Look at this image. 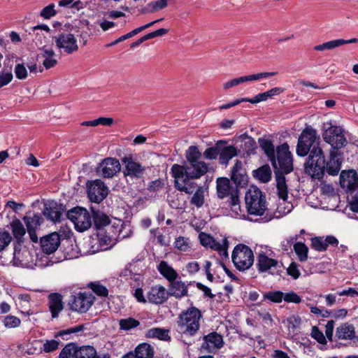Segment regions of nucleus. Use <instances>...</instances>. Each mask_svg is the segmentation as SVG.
<instances>
[{"mask_svg":"<svg viewBox=\"0 0 358 358\" xmlns=\"http://www.w3.org/2000/svg\"><path fill=\"white\" fill-rule=\"evenodd\" d=\"M320 137L315 129L306 127L301 133L296 145V155L308 157L304 164L305 169L312 178L321 180L325 172L329 176H337L341 169L343 153L338 150H331L329 160L326 161L324 152L319 146Z\"/></svg>","mask_w":358,"mask_h":358,"instance_id":"nucleus-1","label":"nucleus"},{"mask_svg":"<svg viewBox=\"0 0 358 358\" xmlns=\"http://www.w3.org/2000/svg\"><path fill=\"white\" fill-rule=\"evenodd\" d=\"M201 316V312L196 307L182 311L176 322L178 331L182 334L194 336L200 328L199 320Z\"/></svg>","mask_w":358,"mask_h":358,"instance_id":"nucleus-2","label":"nucleus"},{"mask_svg":"<svg viewBox=\"0 0 358 358\" xmlns=\"http://www.w3.org/2000/svg\"><path fill=\"white\" fill-rule=\"evenodd\" d=\"M208 170V165L203 161L187 163L182 165L175 164L171 166V173L174 179L185 176L187 180L199 179Z\"/></svg>","mask_w":358,"mask_h":358,"instance_id":"nucleus-3","label":"nucleus"},{"mask_svg":"<svg viewBox=\"0 0 358 358\" xmlns=\"http://www.w3.org/2000/svg\"><path fill=\"white\" fill-rule=\"evenodd\" d=\"M245 201L249 215L262 216L267 210L266 195L257 187H252L246 192Z\"/></svg>","mask_w":358,"mask_h":358,"instance_id":"nucleus-4","label":"nucleus"},{"mask_svg":"<svg viewBox=\"0 0 358 358\" xmlns=\"http://www.w3.org/2000/svg\"><path fill=\"white\" fill-rule=\"evenodd\" d=\"M216 191L218 199H223L229 196L227 201L228 206L234 210L240 209L239 189L231 185L230 180L225 177H220L216 180Z\"/></svg>","mask_w":358,"mask_h":358,"instance_id":"nucleus-5","label":"nucleus"},{"mask_svg":"<svg viewBox=\"0 0 358 358\" xmlns=\"http://www.w3.org/2000/svg\"><path fill=\"white\" fill-rule=\"evenodd\" d=\"M231 259L236 269L240 271H245L252 266L254 255L250 247L239 243L234 248Z\"/></svg>","mask_w":358,"mask_h":358,"instance_id":"nucleus-6","label":"nucleus"},{"mask_svg":"<svg viewBox=\"0 0 358 358\" xmlns=\"http://www.w3.org/2000/svg\"><path fill=\"white\" fill-rule=\"evenodd\" d=\"M277 170H281L284 173H290L294 170L293 158L287 143L277 146L275 152Z\"/></svg>","mask_w":358,"mask_h":358,"instance_id":"nucleus-7","label":"nucleus"},{"mask_svg":"<svg viewBox=\"0 0 358 358\" xmlns=\"http://www.w3.org/2000/svg\"><path fill=\"white\" fill-rule=\"evenodd\" d=\"M95 297L90 292H79L76 295H71L69 306L71 310L80 313H87L94 303Z\"/></svg>","mask_w":358,"mask_h":358,"instance_id":"nucleus-8","label":"nucleus"},{"mask_svg":"<svg viewBox=\"0 0 358 358\" xmlns=\"http://www.w3.org/2000/svg\"><path fill=\"white\" fill-rule=\"evenodd\" d=\"M324 141L331 145V150H339L345 146L347 140L341 127L330 126L322 134Z\"/></svg>","mask_w":358,"mask_h":358,"instance_id":"nucleus-9","label":"nucleus"},{"mask_svg":"<svg viewBox=\"0 0 358 358\" xmlns=\"http://www.w3.org/2000/svg\"><path fill=\"white\" fill-rule=\"evenodd\" d=\"M86 185L87 196L90 201L99 203L106 198L108 189L101 180L87 181Z\"/></svg>","mask_w":358,"mask_h":358,"instance_id":"nucleus-10","label":"nucleus"},{"mask_svg":"<svg viewBox=\"0 0 358 358\" xmlns=\"http://www.w3.org/2000/svg\"><path fill=\"white\" fill-rule=\"evenodd\" d=\"M121 170L118 159L113 157H106L100 162L96 168L98 175L105 178H111Z\"/></svg>","mask_w":358,"mask_h":358,"instance_id":"nucleus-11","label":"nucleus"},{"mask_svg":"<svg viewBox=\"0 0 358 358\" xmlns=\"http://www.w3.org/2000/svg\"><path fill=\"white\" fill-rule=\"evenodd\" d=\"M53 39L56 47L59 50H63L68 55L72 54L78 50L77 40L73 34L63 32L54 36Z\"/></svg>","mask_w":358,"mask_h":358,"instance_id":"nucleus-12","label":"nucleus"},{"mask_svg":"<svg viewBox=\"0 0 358 358\" xmlns=\"http://www.w3.org/2000/svg\"><path fill=\"white\" fill-rule=\"evenodd\" d=\"M121 162L124 164L123 174L125 177L129 176L137 179L143 177L146 169L141 163L136 162L131 154L122 157Z\"/></svg>","mask_w":358,"mask_h":358,"instance_id":"nucleus-13","label":"nucleus"},{"mask_svg":"<svg viewBox=\"0 0 358 358\" xmlns=\"http://www.w3.org/2000/svg\"><path fill=\"white\" fill-rule=\"evenodd\" d=\"M66 211V206L60 203L52 201L44 205L43 215L48 220L54 223L60 222L64 212Z\"/></svg>","mask_w":358,"mask_h":358,"instance_id":"nucleus-14","label":"nucleus"},{"mask_svg":"<svg viewBox=\"0 0 358 358\" xmlns=\"http://www.w3.org/2000/svg\"><path fill=\"white\" fill-rule=\"evenodd\" d=\"M60 235L57 232H53L41 238L40 243L43 252L47 255L54 253L60 245Z\"/></svg>","mask_w":358,"mask_h":358,"instance_id":"nucleus-15","label":"nucleus"},{"mask_svg":"<svg viewBox=\"0 0 358 358\" xmlns=\"http://www.w3.org/2000/svg\"><path fill=\"white\" fill-rule=\"evenodd\" d=\"M219 142L222 143L220 145L219 162L226 166L233 157L240 154V150L234 145H228L226 140H219Z\"/></svg>","mask_w":358,"mask_h":358,"instance_id":"nucleus-16","label":"nucleus"},{"mask_svg":"<svg viewBox=\"0 0 358 358\" xmlns=\"http://www.w3.org/2000/svg\"><path fill=\"white\" fill-rule=\"evenodd\" d=\"M231 180L239 189L248 185V177L245 169L243 167L241 161L237 159L231 170Z\"/></svg>","mask_w":358,"mask_h":358,"instance_id":"nucleus-17","label":"nucleus"},{"mask_svg":"<svg viewBox=\"0 0 358 358\" xmlns=\"http://www.w3.org/2000/svg\"><path fill=\"white\" fill-rule=\"evenodd\" d=\"M277 72H262L256 74H252L245 76H241L232 79L223 84V88L227 90L231 87L238 85L239 84L243 83L248 81L257 80L261 78H266L268 77L274 76L277 74Z\"/></svg>","mask_w":358,"mask_h":358,"instance_id":"nucleus-18","label":"nucleus"},{"mask_svg":"<svg viewBox=\"0 0 358 358\" xmlns=\"http://www.w3.org/2000/svg\"><path fill=\"white\" fill-rule=\"evenodd\" d=\"M22 220L26 224L31 241L33 243H37L38 236L36 234V229L40 227L43 222L42 215L39 213H36L33 217H29L27 215L24 216Z\"/></svg>","mask_w":358,"mask_h":358,"instance_id":"nucleus-19","label":"nucleus"},{"mask_svg":"<svg viewBox=\"0 0 358 358\" xmlns=\"http://www.w3.org/2000/svg\"><path fill=\"white\" fill-rule=\"evenodd\" d=\"M203 342L201 345L203 349L208 352H213L215 349H220L224 345L223 337L216 331L209 333L203 337Z\"/></svg>","mask_w":358,"mask_h":358,"instance_id":"nucleus-20","label":"nucleus"},{"mask_svg":"<svg viewBox=\"0 0 358 358\" xmlns=\"http://www.w3.org/2000/svg\"><path fill=\"white\" fill-rule=\"evenodd\" d=\"M150 303L153 304H162L169 298L168 292L164 287L160 285L152 286L147 294Z\"/></svg>","mask_w":358,"mask_h":358,"instance_id":"nucleus-21","label":"nucleus"},{"mask_svg":"<svg viewBox=\"0 0 358 358\" xmlns=\"http://www.w3.org/2000/svg\"><path fill=\"white\" fill-rule=\"evenodd\" d=\"M273 169L278 196L283 201H287L288 199V186L287 185L285 175L287 173H284L281 170H277V164Z\"/></svg>","mask_w":358,"mask_h":358,"instance_id":"nucleus-22","label":"nucleus"},{"mask_svg":"<svg viewBox=\"0 0 358 358\" xmlns=\"http://www.w3.org/2000/svg\"><path fill=\"white\" fill-rule=\"evenodd\" d=\"M340 183L343 187H347L350 191H354L358 187V176L356 171H342L340 174Z\"/></svg>","mask_w":358,"mask_h":358,"instance_id":"nucleus-23","label":"nucleus"},{"mask_svg":"<svg viewBox=\"0 0 358 358\" xmlns=\"http://www.w3.org/2000/svg\"><path fill=\"white\" fill-rule=\"evenodd\" d=\"M48 307L53 319L57 318L59 313L64 309L62 295L57 292L48 295Z\"/></svg>","mask_w":358,"mask_h":358,"instance_id":"nucleus-24","label":"nucleus"},{"mask_svg":"<svg viewBox=\"0 0 358 358\" xmlns=\"http://www.w3.org/2000/svg\"><path fill=\"white\" fill-rule=\"evenodd\" d=\"M92 217L93 219L94 227L98 231L105 229L106 227H108L110 224L109 217L104 213L95 209L94 207L90 208Z\"/></svg>","mask_w":358,"mask_h":358,"instance_id":"nucleus-25","label":"nucleus"},{"mask_svg":"<svg viewBox=\"0 0 358 358\" xmlns=\"http://www.w3.org/2000/svg\"><path fill=\"white\" fill-rule=\"evenodd\" d=\"M259 147L262 149L268 160L271 162L273 168H275L276 162H275V152L276 149L273 145V143L271 140L259 138L258 140Z\"/></svg>","mask_w":358,"mask_h":358,"instance_id":"nucleus-26","label":"nucleus"},{"mask_svg":"<svg viewBox=\"0 0 358 358\" xmlns=\"http://www.w3.org/2000/svg\"><path fill=\"white\" fill-rule=\"evenodd\" d=\"M169 289L167 290L169 296H172L176 299H181L187 295V285L180 280H173L170 281Z\"/></svg>","mask_w":358,"mask_h":358,"instance_id":"nucleus-27","label":"nucleus"},{"mask_svg":"<svg viewBox=\"0 0 358 358\" xmlns=\"http://www.w3.org/2000/svg\"><path fill=\"white\" fill-rule=\"evenodd\" d=\"M238 141L241 143L239 149L240 151L242 150L248 155L255 153V151L257 148L256 141L253 138L248 136L247 133L240 135L236 140V142Z\"/></svg>","mask_w":358,"mask_h":358,"instance_id":"nucleus-28","label":"nucleus"},{"mask_svg":"<svg viewBox=\"0 0 358 358\" xmlns=\"http://www.w3.org/2000/svg\"><path fill=\"white\" fill-rule=\"evenodd\" d=\"M80 210V217L73 224L76 231L83 232L92 226V217L86 208L78 209Z\"/></svg>","mask_w":358,"mask_h":358,"instance_id":"nucleus-29","label":"nucleus"},{"mask_svg":"<svg viewBox=\"0 0 358 358\" xmlns=\"http://www.w3.org/2000/svg\"><path fill=\"white\" fill-rule=\"evenodd\" d=\"M174 187L177 190L181 192L192 194L196 187V183L192 181V180H187L186 181L185 176H183L180 178L174 179Z\"/></svg>","mask_w":358,"mask_h":358,"instance_id":"nucleus-30","label":"nucleus"},{"mask_svg":"<svg viewBox=\"0 0 358 358\" xmlns=\"http://www.w3.org/2000/svg\"><path fill=\"white\" fill-rule=\"evenodd\" d=\"M336 336L341 340H352L355 337V327L349 323H343L337 327Z\"/></svg>","mask_w":358,"mask_h":358,"instance_id":"nucleus-31","label":"nucleus"},{"mask_svg":"<svg viewBox=\"0 0 358 358\" xmlns=\"http://www.w3.org/2000/svg\"><path fill=\"white\" fill-rule=\"evenodd\" d=\"M278 260L269 258L265 253H259L257 256V266L258 271L261 273L267 271L271 267H275L278 265Z\"/></svg>","mask_w":358,"mask_h":358,"instance_id":"nucleus-32","label":"nucleus"},{"mask_svg":"<svg viewBox=\"0 0 358 358\" xmlns=\"http://www.w3.org/2000/svg\"><path fill=\"white\" fill-rule=\"evenodd\" d=\"M253 177L262 183H267L271 180L272 171L268 164H264L252 171Z\"/></svg>","mask_w":358,"mask_h":358,"instance_id":"nucleus-33","label":"nucleus"},{"mask_svg":"<svg viewBox=\"0 0 358 358\" xmlns=\"http://www.w3.org/2000/svg\"><path fill=\"white\" fill-rule=\"evenodd\" d=\"M133 352L136 358H153L154 357V349L148 343L138 345Z\"/></svg>","mask_w":358,"mask_h":358,"instance_id":"nucleus-34","label":"nucleus"},{"mask_svg":"<svg viewBox=\"0 0 358 358\" xmlns=\"http://www.w3.org/2000/svg\"><path fill=\"white\" fill-rule=\"evenodd\" d=\"M157 269L161 275H162L166 280L173 281L178 277V273L168 264L165 261H162L157 266Z\"/></svg>","mask_w":358,"mask_h":358,"instance_id":"nucleus-35","label":"nucleus"},{"mask_svg":"<svg viewBox=\"0 0 358 358\" xmlns=\"http://www.w3.org/2000/svg\"><path fill=\"white\" fill-rule=\"evenodd\" d=\"M169 330L159 327L150 329L145 333V337L149 338H158L161 341H170L171 336L169 335Z\"/></svg>","mask_w":358,"mask_h":358,"instance_id":"nucleus-36","label":"nucleus"},{"mask_svg":"<svg viewBox=\"0 0 358 358\" xmlns=\"http://www.w3.org/2000/svg\"><path fill=\"white\" fill-rule=\"evenodd\" d=\"M200 243L206 247L210 248L214 250H219L221 248V244L217 241L212 236L204 232H201L199 235Z\"/></svg>","mask_w":358,"mask_h":358,"instance_id":"nucleus-37","label":"nucleus"},{"mask_svg":"<svg viewBox=\"0 0 358 358\" xmlns=\"http://www.w3.org/2000/svg\"><path fill=\"white\" fill-rule=\"evenodd\" d=\"M55 52L52 49L44 50L41 56L38 55L37 58L41 57L44 58L43 61V65L46 69H50L54 67L57 64V61L55 58Z\"/></svg>","mask_w":358,"mask_h":358,"instance_id":"nucleus-38","label":"nucleus"},{"mask_svg":"<svg viewBox=\"0 0 358 358\" xmlns=\"http://www.w3.org/2000/svg\"><path fill=\"white\" fill-rule=\"evenodd\" d=\"M10 227L14 237L17 240L20 241L22 236L25 234L26 230L20 220L17 218H15L10 222Z\"/></svg>","mask_w":358,"mask_h":358,"instance_id":"nucleus-39","label":"nucleus"},{"mask_svg":"<svg viewBox=\"0 0 358 358\" xmlns=\"http://www.w3.org/2000/svg\"><path fill=\"white\" fill-rule=\"evenodd\" d=\"M96 350L93 346L84 345L78 347L76 358H96Z\"/></svg>","mask_w":358,"mask_h":358,"instance_id":"nucleus-40","label":"nucleus"},{"mask_svg":"<svg viewBox=\"0 0 358 358\" xmlns=\"http://www.w3.org/2000/svg\"><path fill=\"white\" fill-rule=\"evenodd\" d=\"M202 154L196 145H191L185 152L187 163L196 162L201 161Z\"/></svg>","mask_w":358,"mask_h":358,"instance_id":"nucleus-41","label":"nucleus"},{"mask_svg":"<svg viewBox=\"0 0 358 358\" xmlns=\"http://www.w3.org/2000/svg\"><path fill=\"white\" fill-rule=\"evenodd\" d=\"M98 242L101 247H105V249L110 248L113 244V238L107 234L105 229H101L96 232Z\"/></svg>","mask_w":358,"mask_h":358,"instance_id":"nucleus-42","label":"nucleus"},{"mask_svg":"<svg viewBox=\"0 0 358 358\" xmlns=\"http://www.w3.org/2000/svg\"><path fill=\"white\" fill-rule=\"evenodd\" d=\"M204 201V190L202 186H199L192 196L190 203L199 208L203 205Z\"/></svg>","mask_w":358,"mask_h":358,"instance_id":"nucleus-43","label":"nucleus"},{"mask_svg":"<svg viewBox=\"0 0 358 358\" xmlns=\"http://www.w3.org/2000/svg\"><path fill=\"white\" fill-rule=\"evenodd\" d=\"M294 250L298 256L300 262H306L308 259V248L302 242H296L294 244Z\"/></svg>","mask_w":358,"mask_h":358,"instance_id":"nucleus-44","label":"nucleus"},{"mask_svg":"<svg viewBox=\"0 0 358 358\" xmlns=\"http://www.w3.org/2000/svg\"><path fill=\"white\" fill-rule=\"evenodd\" d=\"M78 345L75 343H71L65 345L59 353V358H76Z\"/></svg>","mask_w":358,"mask_h":358,"instance_id":"nucleus-45","label":"nucleus"},{"mask_svg":"<svg viewBox=\"0 0 358 358\" xmlns=\"http://www.w3.org/2000/svg\"><path fill=\"white\" fill-rule=\"evenodd\" d=\"M343 41H338V39L329 41L325 43H323L320 45H317L313 47V50L315 51L323 52L325 50H331L338 47L341 46V43Z\"/></svg>","mask_w":358,"mask_h":358,"instance_id":"nucleus-46","label":"nucleus"},{"mask_svg":"<svg viewBox=\"0 0 358 358\" xmlns=\"http://www.w3.org/2000/svg\"><path fill=\"white\" fill-rule=\"evenodd\" d=\"M264 299L275 303H280L284 298V293L282 291H269L263 294Z\"/></svg>","mask_w":358,"mask_h":358,"instance_id":"nucleus-47","label":"nucleus"},{"mask_svg":"<svg viewBox=\"0 0 358 358\" xmlns=\"http://www.w3.org/2000/svg\"><path fill=\"white\" fill-rule=\"evenodd\" d=\"M221 143L217 141L213 146L208 148L203 153V157L209 160L216 159L219 157Z\"/></svg>","mask_w":358,"mask_h":358,"instance_id":"nucleus-48","label":"nucleus"},{"mask_svg":"<svg viewBox=\"0 0 358 358\" xmlns=\"http://www.w3.org/2000/svg\"><path fill=\"white\" fill-rule=\"evenodd\" d=\"M119 324L121 329L128 331L138 327L140 322L133 317H128L120 320Z\"/></svg>","mask_w":358,"mask_h":358,"instance_id":"nucleus-49","label":"nucleus"},{"mask_svg":"<svg viewBox=\"0 0 358 358\" xmlns=\"http://www.w3.org/2000/svg\"><path fill=\"white\" fill-rule=\"evenodd\" d=\"M310 246L313 249L319 252L326 251L327 249L325 241L323 237L321 236L312 238Z\"/></svg>","mask_w":358,"mask_h":358,"instance_id":"nucleus-50","label":"nucleus"},{"mask_svg":"<svg viewBox=\"0 0 358 358\" xmlns=\"http://www.w3.org/2000/svg\"><path fill=\"white\" fill-rule=\"evenodd\" d=\"M284 91V88L277 87L272 88L271 90L266 92L259 93V96L262 99V101H266L268 98H272L275 95H278L282 93Z\"/></svg>","mask_w":358,"mask_h":358,"instance_id":"nucleus-51","label":"nucleus"},{"mask_svg":"<svg viewBox=\"0 0 358 358\" xmlns=\"http://www.w3.org/2000/svg\"><path fill=\"white\" fill-rule=\"evenodd\" d=\"M89 287L92 289V290L99 296H107L108 294V291L107 288L99 283L96 282H90L89 284Z\"/></svg>","mask_w":358,"mask_h":358,"instance_id":"nucleus-52","label":"nucleus"},{"mask_svg":"<svg viewBox=\"0 0 358 358\" xmlns=\"http://www.w3.org/2000/svg\"><path fill=\"white\" fill-rule=\"evenodd\" d=\"M175 248L181 251H187L189 248V240L183 236H179L176 239Z\"/></svg>","mask_w":358,"mask_h":358,"instance_id":"nucleus-53","label":"nucleus"},{"mask_svg":"<svg viewBox=\"0 0 358 358\" xmlns=\"http://www.w3.org/2000/svg\"><path fill=\"white\" fill-rule=\"evenodd\" d=\"M168 6L167 0H159L151 1L148 4V7H150V12L155 13L160 10L164 9Z\"/></svg>","mask_w":358,"mask_h":358,"instance_id":"nucleus-54","label":"nucleus"},{"mask_svg":"<svg viewBox=\"0 0 358 358\" xmlns=\"http://www.w3.org/2000/svg\"><path fill=\"white\" fill-rule=\"evenodd\" d=\"M11 241L12 236L8 231L0 232V252L10 244Z\"/></svg>","mask_w":358,"mask_h":358,"instance_id":"nucleus-55","label":"nucleus"},{"mask_svg":"<svg viewBox=\"0 0 358 358\" xmlns=\"http://www.w3.org/2000/svg\"><path fill=\"white\" fill-rule=\"evenodd\" d=\"M85 329L84 324H80L73 328H69L68 329L62 330L57 332L55 337L57 338L58 336H61L64 338V336L70 335L71 334L78 333L83 331Z\"/></svg>","mask_w":358,"mask_h":358,"instance_id":"nucleus-56","label":"nucleus"},{"mask_svg":"<svg viewBox=\"0 0 358 358\" xmlns=\"http://www.w3.org/2000/svg\"><path fill=\"white\" fill-rule=\"evenodd\" d=\"M311 336L320 344L325 345L327 343L326 337L324 336L322 331L316 326L312 328Z\"/></svg>","mask_w":358,"mask_h":358,"instance_id":"nucleus-57","label":"nucleus"},{"mask_svg":"<svg viewBox=\"0 0 358 358\" xmlns=\"http://www.w3.org/2000/svg\"><path fill=\"white\" fill-rule=\"evenodd\" d=\"M283 300L287 303H300L302 301L301 296L294 291L284 293Z\"/></svg>","mask_w":358,"mask_h":358,"instance_id":"nucleus-58","label":"nucleus"},{"mask_svg":"<svg viewBox=\"0 0 358 358\" xmlns=\"http://www.w3.org/2000/svg\"><path fill=\"white\" fill-rule=\"evenodd\" d=\"M57 14V11L55 10L54 3H50L45 6L40 13L41 17L44 19H50L51 17L55 16Z\"/></svg>","mask_w":358,"mask_h":358,"instance_id":"nucleus-59","label":"nucleus"},{"mask_svg":"<svg viewBox=\"0 0 358 358\" xmlns=\"http://www.w3.org/2000/svg\"><path fill=\"white\" fill-rule=\"evenodd\" d=\"M15 74L17 79L24 80L27 77V71L23 64H17L15 66Z\"/></svg>","mask_w":358,"mask_h":358,"instance_id":"nucleus-60","label":"nucleus"},{"mask_svg":"<svg viewBox=\"0 0 358 358\" xmlns=\"http://www.w3.org/2000/svg\"><path fill=\"white\" fill-rule=\"evenodd\" d=\"M84 208L80 206L74 207L66 212V217L67 219L71 220L73 224L76 222L78 218L80 217V210L78 209H83Z\"/></svg>","mask_w":358,"mask_h":358,"instance_id":"nucleus-61","label":"nucleus"},{"mask_svg":"<svg viewBox=\"0 0 358 358\" xmlns=\"http://www.w3.org/2000/svg\"><path fill=\"white\" fill-rule=\"evenodd\" d=\"M59 341L56 340H47L43 344V350L46 353L53 352L59 348Z\"/></svg>","mask_w":358,"mask_h":358,"instance_id":"nucleus-62","label":"nucleus"},{"mask_svg":"<svg viewBox=\"0 0 358 358\" xmlns=\"http://www.w3.org/2000/svg\"><path fill=\"white\" fill-rule=\"evenodd\" d=\"M21 323L20 320L13 315H8L5 317L4 325L8 328H14L20 326Z\"/></svg>","mask_w":358,"mask_h":358,"instance_id":"nucleus-63","label":"nucleus"},{"mask_svg":"<svg viewBox=\"0 0 358 358\" xmlns=\"http://www.w3.org/2000/svg\"><path fill=\"white\" fill-rule=\"evenodd\" d=\"M287 273L289 275L292 277L294 280L298 279L301 275V272L298 268V265L296 262H292L289 267L287 268Z\"/></svg>","mask_w":358,"mask_h":358,"instance_id":"nucleus-64","label":"nucleus"}]
</instances>
